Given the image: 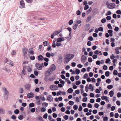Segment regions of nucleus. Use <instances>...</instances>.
Returning a JSON list of instances; mask_svg holds the SVG:
<instances>
[{
	"label": "nucleus",
	"instance_id": "nucleus-1",
	"mask_svg": "<svg viewBox=\"0 0 121 121\" xmlns=\"http://www.w3.org/2000/svg\"><path fill=\"white\" fill-rule=\"evenodd\" d=\"M74 56V55L73 54H69L66 55L65 57V64L67 63Z\"/></svg>",
	"mask_w": 121,
	"mask_h": 121
},
{
	"label": "nucleus",
	"instance_id": "nucleus-2",
	"mask_svg": "<svg viewBox=\"0 0 121 121\" xmlns=\"http://www.w3.org/2000/svg\"><path fill=\"white\" fill-rule=\"evenodd\" d=\"M53 71V67L52 66L48 71L46 72L45 73V75L46 76H48L49 75L51 74Z\"/></svg>",
	"mask_w": 121,
	"mask_h": 121
},
{
	"label": "nucleus",
	"instance_id": "nucleus-3",
	"mask_svg": "<svg viewBox=\"0 0 121 121\" xmlns=\"http://www.w3.org/2000/svg\"><path fill=\"white\" fill-rule=\"evenodd\" d=\"M85 89L86 91L87 92L88 90H90L91 91H93L94 90V87L92 86L91 84H90L89 86L86 85V86Z\"/></svg>",
	"mask_w": 121,
	"mask_h": 121
},
{
	"label": "nucleus",
	"instance_id": "nucleus-4",
	"mask_svg": "<svg viewBox=\"0 0 121 121\" xmlns=\"http://www.w3.org/2000/svg\"><path fill=\"white\" fill-rule=\"evenodd\" d=\"M28 51V49L27 48H24L22 49V51L24 58H25L27 56V52Z\"/></svg>",
	"mask_w": 121,
	"mask_h": 121
},
{
	"label": "nucleus",
	"instance_id": "nucleus-5",
	"mask_svg": "<svg viewBox=\"0 0 121 121\" xmlns=\"http://www.w3.org/2000/svg\"><path fill=\"white\" fill-rule=\"evenodd\" d=\"M115 7V5L113 3H111L107 5L108 8L109 9H113Z\"/></svg>",
	"mask_w": 121,
	"mask_h": 121
},
{
	"label": "nucleus",
	"instance_id": "nucleus-6",
	"mask_svg": "<svg viewBox=\"0 0 121 121\" xmlns=\"http://www.w3.org/2000/svg\"><path fill=\"white\" fill-rule=\"evenodd\" d=\"M101 98L103 100H105L108 103L109 101L108 98L106 96H102Z\"/></svg>",
	"mask_w": 121,
	"mask_h": 121
},
{
	"label": "nucleus",
	"instance_id": "nucleus-7",
	"mask_svg": "<svg viewBox=\"0 0 121 121\" xmlns=\"http://www.w3.org/2000/svg\"><path fill=\"white\" fill-rule=\"evenodd\" d=\"M35 66L36 68L39 70H41L42 69V66L39 63H36Z\"/></svg>",
	"mask_w": 121,
	"mask_h": 121
},
{
	"label": "nucleus",
	"instance_id": "nucleus-8",
	"mask_svg": "<svg viewBox=\"0 0 121 121\" xmlns=\"http://www.w3.org/2000/svg\"><path fill=\"white\" fill-rule=\"evenodd\" d=\"M87 59V58L86 56L84 55H82L81 58V60L82 63H84L85 62Z\"/></svg>",
	"mask_w": 121,
	"mask_h": 121
},
{
	"label": "nucleus",
	"instance_id": "nucleus-9",
	"mask_svg": "<svg viewBox=\"0 0 121 121\" xmlns=\"http://www.w3.org/2000/svg\"><path fill=\"white\" fill-rule=\"evenodd\" d=\"M65 40L64 37H60L57 39V41L58 42H60L62 41H64Z\"/></svg>",
	"mask_w": 121,
	"mask_h": 121
},
{
	"label": "nucleus",
	"instance_id": "nucleus-10",
	"mask_svg": "<svg viewBox=\"0 0 121 121\" xmlns=\"http://www.w3.org/2000/svg\"><path fill=\"white\" fill-rule=\"evenodd\" d=\"M28 53L31 54L33 55L34 54V52L33 48H31L29 49L28 52Z\"/></svg>",
	"mask_w": 121,
	"mask_h": 121
},
{
	"label": "nucleus",
	"instance_id": "nucleus-11",
	"mask_svg": "<svg viewBox=\"0 0 121 121\" xmlns=\"http://www.w3.org/2000/svg\"><path fill=\"white\" fill-rule=\"evenodd\" d=\"M34 96V95L32 93H30L28 94L27 97L29 98H31L33 97Z\"/></svg>",
	"mask_w": 121,
	"mask_h": 121
},
{
	"label": "nucleus",
	"instance_id": "nucleus-12",
	"mask_svg": "<svg viewBox=\"0 0 121 121\" xmlns=\"http://www.w3.org/2000/svg\"><path fill=\"white\" fill-rule=\"evenodd\" d=\"M20 4L22 8H23L25 7V4L23 0H21L20 1Z\"/></svg>",
	"mask_w": 121,
	"mask_h": 121
},
{
	"label": "nucleus",
	"instance_id": "nucleus-13",
	"mask_svg": "<svg viewBox=\"0 0 121 121\" xmlns=\"http://www.w3.org/2000/svg\"><path fill=\"white\" fill-rule=\"evenodd\" d=\"M61 32V30H56L53 32V35H58Z\"/></svg>",
	"mask_w": 121,
	"mask_h": 121
},
{
	"label": "nucleus",
	"instance_id": "nucleus-14",
	"mask_svg": "<svg viewBox=\"0 0 121 121\" xmlns=\"http://www.w3.org/2000/svg\"><path fill=\"white\" fill-rule=\"evenodd\" d=\"M38 60L39 61H42L44 59V57L42 55H39L38 56Z\"/></svg>",
	"mask_w": 121,
	"mask_h": 121
},
{
	"label": "nucleus",
	"instance_id": "nucleus-15",
	"mask_svg": "<svg viewBox=\"0 0 121 121\" xmlns=\"http://www.w3.org/2000/svg\"><path fill=\"white\" fill-rule=\"evenodd\" d=\"M102 90V89L101 87L99 86V89H96L95 90V91L97 93H100V91Z\"/></svg>",
	"mask_w": 121,
	"mask_h": 121
},
{
	"label": "nucleus",
	"instance_id": "nucleus-16",
	"mask_svg": "<svg viewBox=\"0 0 121 121\" xmlns=\"http://www.w3.org/2000/svg\"><path fill=\"white\" fill-rule=\"evenodd\" d=\"M3 90H4V92L5 95H9V92L8 91L6 90V88L4 87L3 88Z\"/></svg>",
	"mask_w": 121,
	"mask_h": 121
},
{
	"label": "nucleus",
	"instance_id": "nucleus-17",
	"mask_svg": "<svg viewBox=\"0 0 121 121\" xmlns=\"http://www.w3.org/2000/svg\"><path fill=\"white\" fill-rule=\"evenodd\" d=\"M25 86V88L26 89L29 90V89L30 87V85L29 84H26Z\"/></svg>",
	"mask_w": 121,
	"mask_h": 121
},
{
	"label": "nucleus",
	"instance_id": "nucleus-18",
	"mask_svg": "<svg viewBox=\"0 0 121 121\" xmlns=\"http://www.w3.org/2000/svg\"><path fill=\"white\" fill-rule=\"evenodd\" d=\"M86 29L87 30H89L90 27V25L89 24H87L85 26Z\"/></svg>",
	"mask_w": 121,
	"mask_h": 121
},
{
	"label": "nucleus",
	"instance_id": "nucleus-19",
	"mask_svg": "<svg viewBox=\"0 0 121 121\" xmlns=\"http://www.w3.org/2000/svg\"><path fill=\"white\" fill-rule=\"evenodd\" d=\"M78 26V24H77L76 23L75 24H73V29L74 30H75L77 29Z\"/></svg>",
	"mask_w": 121,
	"mask_h": 121
},
{
	"label": "nucleus",
	"instance_id": "nucleus-20",
	"mask_svg": "<svg viewBox=\"0 0 121 121\" xmlns=\"http://www.w3.org/2000/svg\"><path fill=\"white\" fill-rule=\"evenodd\" d=\"M73 91V90L71 88H70L69 89L67 90L68 92L69 93H72Z\"/></svg>",
	"mask_w": 121,
	"mask_h": 121
},
{
	"label": "nucleus",
	"instance_id": "nucleus-21",
	"mask_svg": "<svg viewBox=\"0 0 121 121\" xmlns=\"http://www.w3.org/2000/svg\"><path fill=\"white\" fill-rule=\"evenodd\" d=\"M109 94L110 97H112L114 94V92L113 91H110L109 92Z\"/></svg>",
	"mask_w": 121,
	"mask_h": 121
},
{
	"label": "nucleus",
	"instance_id": "nucleus-22",
	"mask_svg": "<svg viewBox=\"0 0 121 121\" xmlns=\"http://www.w3.org/2000/svg\"><path fill=\"white\" fill-rule=\"evenodd\" d=\"M65 38L68 41H69L71 39V35H69V36L66 37H65Z\"/></svg>",
	"mask_w": 121,
	"mask_h": 121
},
{
	"label": "nucleus",
	"instance_id": "nucleus-23",
	"mask_svg": "<svg viewBox=\"0 0 121 121\" xmlns=\"http://www.w3.org/2000/svg\"><path fill=\"white\" fill-rule=\"evenodd\" d=\"M119 49V48L118 47H117L116 48L115 50L116 51L115 53L116 54H118L120 53L119 51H118Z\"/></svg>",
	"mask_w": 121,
	"mask_h": 121
},
{
	"label": "nucleus",
	"instance_id": "nucleus-24",
	"mask_svg": "<svg viewBox=\"0 0 121 121\" xmlns=\"http://www.w3.org/2000/svg\"><path fill=\"white\" fill-rule=\"evenodd\" d=\"M46 56L48 57H50L51 56H53V55L51 54L50 53L48 52H47L46 54Z\"/></svg>",
	"mask_w": 121,
	"mask_h": 121
},
{
	"label": "nucleus",
	"instance_id": "nucleus-25",
	"mask_svg": "<svg viewBox=\"0 0 121 121\" xmlns=\"http://www.w3.org/2000/svg\"><path fill=\"white\" fill-rule=\"evenodd\" d=\"M43 44L44 46H47L48 45V46L49 44L46 41H45L43 42Z\"/></svg>",
	"mask_w": 121,
	"mask_h": 121
},
{
	"label": "nucleus",
	"instance_id": "nucleus-26",
	"mask_svg": "<svg viewBox=\"0 0 121 121\" xmlns=\"http://www.w3.org/2000/svg\"><path fill=\"white\" fill-rule=\"evenodd\" d=\"M78 107V106L76 104L74 105L73 107V109L75 110H77Z\"/></svg>",
	"mask_w": 121,
	"mask_h": 121
},
{
	"label": "nucleus",
	"instance_id": "nucleus-27",
	"mask_svg": "<svg viewBox=\"0 0 121 121\" xmlns=\"http://www.w3.org/2000/svg\"><path fill=\"white\" fill-rule=\"evenodd\" d=\"M35 106V104L33 103H31L29 104V107L30 108L34 107Z\"/></svg>",
	"mask_w": 121,
	"mask_h": 121
},
{
	"label": "nucleus",
	"instance_id": "nucleus-28",
	"mask_svg": "<svg viewBox=\"0 0 121 121\" xmlns=\"http://www.w3.org/2000/svg\"><path fill=\"white\" fill-rule=\"evenodd\" d=\"M26 69V67L24 66L23 67V69L22 71V73L24 75H25V70Z\"/></svg>",
	"mask_w": 121,
	"mask_h": 121
},
{
	"label": "nucleus",
	"instance_id": "nucleus-29",
	"mask_svg": "<svg viewBox=\"0 0 121 121\" xmlns=\"http://www.w3.org/2000/svg\"><path fill=\"white\" fill-rule=\"evenodd\" d=\"M73 22V20H70L69 22L68 23L69 25H71L72 24Z\"/></svg>",
	"mask_w": 121,
	"mask_h": 121
},
{
	"label": "nucleus",
	"instance_id": "nucleus-30",
	"mask_svg": "<svg viewBox=\"0 0 121 121\" xmlns=\"http://www.w3.org/2000/svg\"><path fill=\"white\" fill-rule=\"evenodd\" d=\"M76 23H77V24H78L81 23L82 22V21L80 20H77L75 22Z\"/></svg>",
	"mask_w": 121,
	"mask_h": 121
},
{
	"label": "nucleus",
	"instance_id": "nucleus-31",
	"mask_svg": "<svg viewBox=\"0 0 121 121\" xmlns=\"http://www.w3.org/2000/svg\"><path fill=\"white\" fill-rule=\"evenodd\" d=\"M80 72V70L78 69H76L75 70V73L76 74H78Z\"/></svg>",
	"mask_w": 121,
	"mask_h": 121
},
{
	"label": "nucleus",
	"instance_id": "nucleus-32",
	"mask_svg": "<svg viewBox=\"0 0 121 121\" xmlns=\"http://www.w3.org/2000/svg\"><path fill=\"white\" fill-rule=\"evenodd\" d=\"M48 103L45 102H43L42 103V105L43 107H46L48 106Z\"/></svg>",
	"mask_w": 121,
	"mask_h": 121
},
{
	"label": "nucleus",
	"instance_id": "nucleus-33",
	"mask_svg": "<svg viewBox=\"0 0 121 121\" xmlns=\"http://www.w3.org/2000/svg\"><path fill=\"white\" fill-rule=\"evenodd\" d=\"M113 87V86L112 85H111L108 86L107 87V88L109 89H112Z\"/></svg>",
	"mask_w": 121,
	"mask_h": 121
},
{
	"label": "nucleus",
	"instance_id": "nucleus-34",
	"mask_svg": "<svg viewBox=\"0 0 121 121\" xmlns=\"http://www.w3.org/2000/svg\"><path fill=\"white\" fill-rule=\"evenodd\" d=\"M58 87L57 86L53 85V90H58Z\"/></svg>",
	"mask_w": 121,
	"mask_h": 121
},
{
	"label": "nucleus",
	"instance_id": "nucleus-35",
	"mask_svg": "<svg viewBox=\"0 0 121 121\" xmlns=\"http://www.w3.org/2000/svg\"><path fill=\"white\" fill-rule=\"evenodd\" d=\"M59 81H60V83L62 84L63 85H64L65 83L64 81L62 80L61 79H59Z\"/></svg>",
	"mask_w": 121,
	"mask_h": 121
},
{
	"label": "nucleus",
	"instance_id": "nucleus-36",
	"mask_svg": "<svg viewBox=\"0 0 121 121\" xmlns=\"http://www.w3.org/2000/svg\"><path fill=\"white\" fill-rule=\"evenodd\" d=\"M69 104L71 106L73 105L74 104V102L71 101H69Z\"/></svg>",
	"mask_w": 121,
	"mask_h": 121
},
{
	"label": "nucleus",
	"instance_id": "nucleus-37",
	"mask_svg": "<svg viewBox=\"0 0 121 121\" xmlns=\"http://www.w3.org/2000/svg\"><path fill=\"white\" fill-rule=\"evenodd\" d=\"M87 98L86 97L83 98L82 99V101L83 102H86L87 101Z\"/></svg>",
	"mask_w": 121,
	"mask_h": 121
},
{
	"label": "nucleus",
	"instance_id": "nucleus-38",
	"mask_svg": "<svg viewBox=\"0 0 121 121\" xmlns=\"http://www.w3.org/2000/svg\"><path fill=\"white\" fill-rule=\"evenodd\" d=\"M92 9L91 8H90L88 9V10L86 11V13H87L88 14L91 11Z\"/></svg>",
	"mask_w": 121,
	"mask_h": 121
},
{
	"label": "nucleus",
	"instance_id": "nucleus-39",
	"mask_svg": "<svg viewBox=\"0 0 121 121\" xmlns=\"http://www.w3.org/2000/svg\"><path fill=\"white\" fill-rule=\"evenodd\" d=\"M47 49L48 51L51 50H52V49L51 46L50 45H48Z\"/></svg>",
	"mask_w": 121,
	"mask_h": 121
},
{
	"label": "nucleus",
	"instance_id": "nucleus-40",
	"mask_svg": "<svg viewBox=\"0 0 121 121\" xmlns=\"http://www.w3.org/2000/svg\"><path fill=\"white\" fill-rule=\"evenodd\" d=\"M76 14L78 15H80L81 12L79 10H78L76 12Z\"/></svg>",
	"mask_w": 121,
	"mask_h": 121
},
{
	"label": "nucleus",
	"instance_id": "nucleus-41",
	"mask_svg": "<svg viewBox=\"0 0 121 121\" xmlns=\"http://www.w3.org/2000/svg\"><path fill=\"white\" fill-rule=\"evenodd\" d=\"M91 16H89L87 18V21L88 22H89L91 20Z\"/></svg>",
	"mask_w": 121,
	"mask_h": 121
},
{
	"label": "nucleus",
	"instance_id": "nucleus-42",
	"mask_svg": "<svg viewBox=\"0 0 121 121\" xmlns=\"http://www.w3.org/2000/svg\"><path fill=\"white\" fill-rule=\"evenodd\" d=\"M108 118L107 117H105L103 118V120L104 121H108Z\"/></svg>",
	"mask_w": 121,
	"mask_h": 121
},
{
	"label": "nucleus",
	"instance_id": "nucleus-43",
	"mask_svg": "<svg viewBox=\"0 0 121 121\" xmlns=\"http://www.w3.org/2000/svg\"><path fill=\"white\" fill-rule=\"evenodd\" d=\"M88 76V74L87 73L85 74L84 75L83 78L84 79L86 78Z\"/></svg>",
	"mask_w": 121,
	"mask_h": 121
},
{
	"label": "nucleus",
	"instance_id": "nucleus-44",
	"mask_svg": "<svg viewBox=\"0 0 121 121\" xmlns=\"http://www.w3.org/2000/svg\"><path fill=\"white\" fill-rule=\"evenodd\" d=\"M67 29L69 31V35H71V33L72 29L70 27H68Z\"/></svg>",
	"mask_w": 121,
	"mask_h": 121
},
{
	"label": "nucleus",
	"instance_id": "nucleus-45",
	"mask_svg": "<svg viewBox=\"0 0 121 121\" xmlns=\"http://www.w3.org/2000/svg\"><path fill=\"white\" fill-rule=\"evenodd\" d=\"M69 118V117L68 116L66 115L64 116L63 118L66 120H67Z\"/></svg>",
	"mask_w": 121,
	"mask_h": 121
},
{
	"label": "nucleus",
	"instance_id": "nucleus-46",
	"mask_svg": "<svg viewBox=\"0 0 121 121\" xmlns=\"http://www.w3.org/2000/svg\"><path fill=\"white\" fill-rule=\"evenodd\" d=\"M103 68L104 70H106L108 69V67L106 65H104L103 66Z\"/></svg>",
	"mask_w": 121,
	"mask_h": 121
},
{
	"label": "nucleus",
	"instance_id": "nucleus-47",
	"mask_svg": "<svg viewBox=\"0 0 121 121\" xmlns=\"http://www.w3.org/2000/svg\"><path fill=\"white\" fill-rule=\"evenodd\" d=\"M109 75V71H106L105 73V75L106 76L108 77Z\"/></svg>",
	"mask_w": 121,
	"mask_h": 121
},
{
	"label": "nucleus",
	"instance_id": "nucleus-48",
	"mask_svg": "<svg viewBox=\"0 0 121 121\" xmlns=\"http://www.w3.org/2000/svg\"><path fill=\"white\" fill-rule=\"evenodd\" d=\"M99 105L98 104L95 103V104L94 106L95 108H98L99 107Z\"/></svg>",
	"mask_w": 121,
	"mask_h": 121
},
{
	"label": "nucleus",
	"instance_id": "nucleus-49",
	"mask_svg": "<svg viewBox=\"0 0 121 121\" xmlns=\"http://www.w3.org/2000/svg\"><path fill=\"white\" fill-rule=\"evenodd\" d=\"M19 111L18 110V109H16L14 111V112L15 114H17L19 113Z\"/></svg>",
	"mask_w": 121,
	"mask_h": 121
},
{
	"label": "nucleus",
	"instance_id": "nucleus-50",
	"mask_svg": "<svg viewBox=\"0 0 121 121\" xmlns=\"http://www.w3.org/2000/svg\"><path fill=\"white\" fill-rule=\"evenodd\" d=\"M77 67L78 68H81L83 67V65L81 64H79L77 65Z\"/></svg>",
	"mask_w": 121,
	"mask_h": 121
},
{
	"label": "nucleus",
	"instance_id": "nucleus-51",
	"mask_svg": "<svg viewBox=\"0 0 121 121\" xmlns=\"http://www.w3.org/2000/svg\"><path fill=\"white\" fill-rule=\"evenodd\" d=\"M62 92L61 91H60L58 92L57 93V96H58L59 95H61V93Z\"/></svg>",
	"mask_w": 121,
	"mask_h": 121
},
{
	"label": "nucleus",
	"instance_id": "nucleus-52",
	"mask_svg": "<svg viewBox=\"0 0 121 121\" xmlns=\"http://www.w3.org/2000/svg\"><path fill=\"white\" fill-rule=\"evenodd\" d=\"M95 100L93 99H90V102L91 103H93L95 102Z\"/></svg>",
	"mask_w": 121,
	"mask_h": 121
},
{
	"label": "nucleus",
	"instance_id": "nucleus-53",
	"mask_svg": "<svg viewBox=\"0 0 121 121\" xmlns=\"http://www.w3.org/2000/svg\"><path fill=\"white\" fill-rule=\"evenodd\" d=\"M88 60L89 62H91L92 61V58L91 57H89L88 58Z\"/></svg>",
	"mask_w": 121,
	"mask_h": 121
},
{
	"label": "nucleus",
	"instance_id": "nucleus-54",
	"mask_svg": "<svg viewBox=\"0 0 121 121\" xmlns=\"http://www.w3.org/2000/svg\"><path fill=\"white\" fill-rule=\"evenodd\" d=\"M81 83V82L80 81H77L76 82V84L77 85H78L80 84Z\"/></svg>",
	"mask_w": 121,
	"mask_h": 121
},
{
	"label": "nucleus",
	"instance_id": "nucleus-55",
	"mask_svg": "<svg viewBox=\"0 0 121 121\" xmlns=\"http://www.w3.org/2000/svg\"><path fill=\"white\" fill-rule=\"evenodd\" d=\"M11 54L12 55H15L16 54V52L15 51L13 50L12 51Z\"/></svg>",
	"mask_w": 121,
	"mask_h": 121
},
{
	"label": "nucleus",
	"instance_id": "nucleus-56",
	"mask_svg": "<svg viewBox=\"0 0 121 121\" xmlns=\"http://www.w3.org/2000/svg\"><path fill=\"white\" fill-rule=\"evenodd\" d=\"M40 110L41 112H44L46 110V109L45 108H41Z\"/></svg>",
	"mask_w": 121,
	"mask_h": 121
},
{
	"label": "nucleus",
	"instance_id": "nucleus-57",
	"mask_svg": "<svg viewBox=\"0 0 121 121\" xmlns=\"http://www.w3.org/2000/svg\"><path fill=\"white\" fill-rule=\"evenodd\" d=\"M117 97L118 98H119L121 96V93L120 92H118L117 94Z\"/></svg>",
	"mask_w": 121,
	"mask_h": 121
},
{
	"label": "nucleus",
	"instance_id": "nucleus-58",
	"mask_svg": "<svg viewBox=\"0 0 121 121\" xmlns=\"http://www.w3.org/2000/svg\"><path fill=\"white\" fill-rule=\"evenodd\" d=\"M110 60L109 58H108L106 59L105 63H108L110 62Z\"/></svg>",
	"mask_w": 121,
	"mask_h": 121
},
{
	"label": "nucleus",
	"instance_id": "nucleus-59",
	"mask_svg": "<svg viewBox=\"0 0 121 121\" xmlns=\"http://www.w3.org/2000/svg\"><path fill=\"white\" fill-rule=\"evenodd\" d=\"M98 30L100 31H102L103 30V28L102 27H100L98 29Z\"/></svg>",
	"mask_w": 121,
	"mask_h": 121
},
{
	"label": "nucleus",
	"instance_id": "nucleus-60",
	"mask_svg": "<svg viewBox=\"0 0 121 121\" xmlns=\"http://www.w3.org/2000/svg\"><path fill=\"white\" fill-rule=\"evenodd\" d=\"M118 73V72L116 70H114L113 72V74L115 75H117Z\"/></svg>",
	"mask_w": 121,
	"mask_h": 121
},
{
	"label": "nucleus",
	"instance_id": "nucleus-61",
	"mask_svg": "<svg viewBox=\"0 0 121 121\" xmlns=\"http://www.w3.org/2000/svg\"><path fill=\"white\" fill-rule=\"evenodd\" d=\"M107 26L108 27L109 29H112V26L110 24H108L107 25Z\"/></svg>",
	"mask_w": 121,
	"mask_h": 121
},
{
	"label": "nucleus",
	"instance_id": "nucleus-62",
	"mask_svg": "<svg viewBox=\"0 0 121 121\" xmlns=\"http://www.w3.org/2000/svg\"><path fill=\"white\" fill-rule=\"evenodd\" d=\"M115 58V56L113 54H112L110 56V58L111 59H113Z\"/></svg>",
	"mask_w": 121,
	"mask_h": 121
},
{
	"label": "nucleus",
	"instance_id": "nucleus-63",
	"mask_svg": "<svg viewBox=\"0 0 121 121\" xmlns=\"http://www.w3.org/2000/svg\"><path fill=\"white\" fill-rule=\"evenodd\" d=\"M89 8V6L88 5H86L85 6L84 9L85 10H86L87 9Z\"/></svg>",
	"mask_w": 121,
	"mask_h": 121
},
{
	"label": "nucleus",
	"instance_id": "nucleus-64",
	"mask_svg": "<svg viewBox=\"0 0 121 121\" xmlns=\"http://www.w3.org/2000/svg\"><path fill=\"white\" fill-rule=\"evenodd\" d=\"M116 13L118 14H121V11L120 10H118L116 11Z\"/></svg>",
	"mask_w": 121,
	"mask_h": 121
}]
</instances>
